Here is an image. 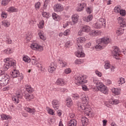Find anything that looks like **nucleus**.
<instances>
[{
  "label": "nucleus",
  "instance_id": "obj_61",
  "mask_svg": "<svg viewBox=\"0 0 126 126\" xmlns=\"http://www.w3.org/2000/svg\"><path fill=\"white\" fill-rule=\"evenodd\" d=\"M60 90L61 92L62 93H64V92H67V89H65V88H60Z\"/></svg>",
  "mask_w": 126,
  "mask_h": 126
},
{
  "label": "nucleus",
  "instance_id": "obj_32",
  "mask_svg": "<svg viewBox=\"0 0 126 126\" xmlns=\"http://www.w3.org/2000/svg\"><path fill=\"white\" fill-rule=\"evenodd\" d=\"M58 61L59 63H60V64L61 65V66L62 67H65V66H67V63H66V62H65L64 61L61 59H59Z\"/></svg>",
  "mask_w": 126,
  "mask_h": 126
},
{
  "label": "nucleus",
  "instance_id": "obj_7",
  "mask_svg": "<svg viewBox=\"0 0 126 126\" xmlns=\"http://www.w3.org/2000/svg\"><path fill=\"white\" fill-rule=\"evenodd\" d=\"M31 48L34 51H39V52H42V51H43V46L36 43H32L31 45Z\"/></svg>",
  "mask_w": 126,
  "mask_h": 126
},
{
  "label": "nucleus",
  "instance_id": "obj_10",
  "mask_svg": "<svg viewBox=\"0 0 126 126\" xmlns=\"http://www.w3.org/2000/svg\"><path fill=\"white\" fill-rule=\"evenodd\" d=\"M93 82L94 84H95V86L98 91L101 89V87H100L102 86H103V83L100 82V81L98 80V79L95 78L93 79Z\"/></svg>",
  "mask_w": 126,
  "mask_h": 126
},
{
  "label": "nucleus",
  "instance_id": "obj_47",
  "mask_svg": "<svg viewBox=\"0 0 126 126\" xmlns=\"http://www.w3.org/2000/svg\"><path fill=\"white\" fill-rule=\"evenodd\" d=\"M36 65L37 67H38V68H39L41 71H43V65H42V64L40 63H36Z\"/></svg>",
  "mask_w": 126,
  "mask_h": 126
},
{
  "label": "nucleus",
  "instance_id": "obj_26",
  "mask_svg": "<svg viewBox=\"0 0 126 126\" xmlns=\"http://www.w3.org/2000/svg\"><path fill=\"white\" fill-rule=\"evenodd\" d=\"M81 122L83 126H87L89 122L88 118L86 117H82L81 118Z\"/></svg>",
  "mask_w": 126,
  "mask_h": 126
},
{
  "label": "nucleus",
  "instance_id": "obj_6",
  "mask_svg": "<svg viewBox=\"0 0 126 126\" xmlns=\"http://www.w3.org/2000/svg\"><path fill=\"white\" fill-rule=\"evenodd\" d=\"M78 108L79 110H82V111H84L85 113L87 114H89L90 113V110H89V106L87 105L83 104H78Z\"/></svg>",
  "mask_w": 126,
  "mask_h": 126
},
{
  "label": "nucleus",
  "instance_id": "obj_58",
  "mask_svg": "<svg viewBox=\"0 0 126 126\" xmlns=\"http://www.w3.org/2000/svg\"><path fill=\"white\" fill-rule=\"evenodd\" d=\"M15 96H18V97H19L20 99H22V94H21V93H20L19 92H17L16 93Z\"/></svg>",
  "mask_w": 126,
  "mask_h": 126
},
{
  "label": "nucleus",
  "instance_id": "obj_54",
  "mask_svg": "<svg viewBox=\"0 0 126 126\" xmlns=\"http://www.w3.org/2000/svg\"><path fill=\"white\" fill-rule=\"evenodd\" d=\"M82 88L84 91H88V90H89V89H88V88L87 87V86H86V85H82Z\"/></svg>",
  "mask_w": 126,
  "mask_h": 126
},
{
  "label": "nucleus",
  "instance_id": "obj_41",
  "mask_svg": "<svg viewBox=\"0 0 126 126\" xmlns=\"http://www.w3.org/2000/svg\"><path fill=\"white\" fill-rule=\"evenodd\" d=\"M47 108L48 109V113L49 114V115H52V116H55V112H54V110L49 108L48 107H47Z\"/></svg>",
  "mask_w": 126,
  "mask_h": 126
},
{
  "label": "nucleus",
  "instance_id": "obj_48",
  "mask_svg": "<svg viewBox=\"0 0 126 126\" xmlns=\"http://www.w3.org/2000/svg\"><path fill=\"white\" fill-rule=\"evenodd\" d=\"M41 6V3L40 2H37L35 3V8L37 10L40 8Z\"/></svg>",
  "mask_w": 126,
  "mask_h": 126
},
{
  "label": "nucleus",
  "instance_id": "obj_17",
  "mask_svg": "<svg viewBox=\"0 0 126 126\" xmlns=\"http://www.w3.org/2000/svg\"><path fill=\"white\" fill-rule=\"evenodd\" d=\"M77 125V121L75 119L70 120L67 124V126H76Z\"/></svg>",
  "mask_w": 126,
  "mask_h": 126
},
{
  "label": "nucleus",
  "instance_id": "obj_27",
  "mask_svg": "<svg viewBox=\"0 0 126 126\" xmlns=\"http://www.w3.org/2000/svg\"><path fill=\"white\" fill-rule=\"evenodd\" d=\"M2 24L4 27L7 28L10 25V22L8 20H5L2 22Z\"/></svg>",
  "mask_w": 126,
  "mask_h": 126
},
{
  "label": "nucleus",
  "instance_id": "obj_12",
  "mask_svg": "<svg viewBox=\"0 0 126 126\" xmlns=\"http://www.w3.org/2000/svg\"><path fill=\"white\" fill-rule=\"evenodd\" d=\"M113 49L112 54H113L114 57L115 58V59H118L117 57L120 56V49L117 46H114Z\"/></svg>",
  "mask_w": 126,
  "mask_h": 126
},
{
  "label": "nucleus",
  "instance_id": "obj_53",
  "mask_svg": "<svg viewBox=\"0 0 126 126\" xmlns=\"http://www.w3.org/2000/svg\"><path fill=\"white\" fill-rule=\"evenodd\" d=\"M120 12V15L121 16H126V10H121Z\"/></svg>",
  "mask_w": 126,
  "mask_h": 126
},
{
  "label": "nucleus",
  "instance_id": "obj_14",
  "mask_svg": "<svg viewBox=\"0 0 126 126\" xmlns=\"http://www.w3.org/2000/svg\"><path fill=\"white\" fill-rule=\"evenodd\" d=\"M52 106L55 110H59L60 107V103L58 100L54 99L52 102Z\"/></svg>",
  "mask_w": 126,
  "mask_h": 126
},
{
  "label": "nucleus",
  "instance_id": "obj_3",
  "mask_svg": "<svg viewBox=\"0 0 126 126\" xmlns=\"http://www.w3.org/2000/svg\"><path fill=\"white\" fill-rule=\"evenodd\" d=\"M9 83V76L7 74H1L0 75V89L2 86L7 85Z\"/></svg>",
  "mask_w": 126,
  "mask_h": 126
},
{
  "label": "nucleus",
  "instance_id": "obj_55",
  "mask_svg": "<svg viewBox=\"0 0 126 126\" xmlns=\"http://www.w3.org/2000/svg\"><path fill=\"white\" fill-rule=\"evenodd\" d=\"M69 29L65 30L63 32L64 36H68L69 35Z\"/></svg>",
  "mask_w": 126,
  "mask_h": 126
},
{
  "label": "nucleus",
  "instance_id": "obj_49",
  "mask_svg": "<svg viewBox=\"0 0 126 126\" xmlns=\"http://www.w3.org/2000/svg\"><path fill=\"white\" fill-rule=\"evenodd\" d=\"M44 21L43 20L41 21V22H39L38 24V28H40V29H42V28L44 27Z\"/></svg>",
  "mask_w": 126,
  "mask_h": 126
},
{
  "label": "nucleus",
  "instance_id": "obj_50",
  "mask_svg": "<svg viewBox=\"0 0 126 126\" xmlns=\"http://www.w3.org/2000/svg\"><path fill=\"white\" fill-rule=\"evenodd\" d=\"M72 98L74 100H77L80 98V95L78 94H75L72 95Z\"/></svg>",
  "mask_w": 126,
  "mask_h": 126
},
{
  "label": "nucleus",
  "instance_id": "obj_46",
  "mask_svg": "<svg viewBox=\"0 0 126 126\" xmlns=\"http://www.w3.org/2000/svg\"><path fill=\"white\" fill-rule=\"evenodd\" d=\"M9 2H10L8 0H2L1 1V4L2 5L5 6V5H7Z\"/></svg>",
  "mask_w": 126,
  "mask_h": 126
},
{
  "label": "nucleus",
  "instance_id": "obj_37",
  "mask_svg": "<svg viewBox=\"0 0 126 126\" xmlns=\"http://www.w3.org/2000/svg\"><path fill=\"white\" fill-rule=\"evenodd\" d=\"M110 102L112 105H117V104L120 103V100L118 99H111Z\"/></svg>",
  "mask_w": 126,
  "mask_h": 126
},
{
  "label": "nucleus",
  "instance_id": "obj_63",
  "mask_svg": "<svg viewBox=\"0 0 126 126\" xmlns=\"http://www.w3.org/2000/svg\"><path fill=\"white\" fill-rule=\"evenodd\" d=\"M1 117L2 120H8V117L5 115H1Z\"/></svg>",
  "mask_w": 126,
  "mask_h": 126
},
{
  "label": "nucleus",
  "instance_id": "obj_51",
  "mask_svg": "<svg viewBox=\"0 0 126 126\" xmlns=\"http://www.w3.org/2000/svg\"><path fill=\"white\" fill-rule=\"evenodd\" d=\"M92 36H97V35H99V32L98 31H93L92 32Z\"/></svg>",
  "mask_w": 126,
  "mask_h": 126
},
{
  "label": "nucleus",
  "instance_id": "obj_42",
  "mask_svg": "<svg viewBox=\"0 0 126 126\" xmlns=\"http://www.w3.org/2000/svg\"><path fill=\"white\" fill-rule=\"evenodd\" d=\"M38 35L40 39L43 40V41H45V40H46V36H44V34H43L42 32H40L39 33H38Z\"/></svg>",
  "mask_w": 126,
  "mask_h": 126
},
{
  "label": "nucleus",
  "instance_id": "obj_40",
  "mask_svg": "<svg viewBox=\"0 0 126 126\" xmlns=\"http://www.w3.org/2000/svg\"><path fill=\"white\" fill-rule=\"evenodd\" d=\"M23 61L25 62V63H30L31 62V59H30V58L27 56H25L23 57Z\"/></svg>",
  "mask_w": 126,
  "mask_h": 126
},
{
  "label": "nucleus",
  "instance_id": "obj_29",
  "mask_svg": "<svg viewBox=\"0 0 126 126\" xmlns=\"http://www.w3.org/2000/svg\"><path fill=\"white\" fill-rule=\"evenodd\" d=\"M112 92L114 93V94H115V95H120V94H121V89L114 88L112 90Z\"/></svg>",
  "mask_w": 126,
  "mask_h": 126
},
{
  "label": "nucleus",
  "instance_id": "obj_1",
  "mask_svg": "<svg viewBox=\"0 0 126 126\" xmlns=\"http://www.w3.org/2000/svg\"><path fill=\"white\" fill-rule=\"evenodd\" d=\"M86 41L85 37H81L77 38V52L75 53V55L78 58H84L85 54L83 53V49L82 48V43Z\"/></svg>",
  "mask_w": 126,
  "mask_h": 126
},
{
  "label": "nucleus",
  "instance_id": "obj_22",
  "mask_svg": "<svg viewBox=\"0 0 126 126\" xmlns=\"http://www.w3.org/2000/svg\"><path fill=\"white\" fill-rule=\"evenodd\" d=\"M92 19H93V15L92 14L89 15L87 17H85V18H84V20L86 22H90V21H91Z\"/></svg>",
  "mask_w": 126,
  "mask_h": 126
},
{
  "label": "nucleus",
  "instance_id": "obj_11",
  "mask_svg": "<svg viewBox=\"0 0 126 126\" xmlns=\"http://www.w3.org/2000/svg\"><path fill=\"white\" fill-rule=\"evenodd\" d=\"M54 9L55 11L61 12V11H63V5L61 4H57L54 5Z\"/></svg>",
  "mask_w": 126,
  "mask_h": 126
},
{
  "label": "nucleus",
  "instance_id": "obj_44",
  "mask_svg": "<svg viewBox=\"0 0 126 126\" xmlns=\"http://www.w3.org/2000/svg\"><path fill=\"white\" fill-rule=\"evenodd\" d=\"M75 64H81V63H83V61L81 59H77L75 61Z\"/></svg>",
  "mask_w": 126,
  "mask_h": 126
},
{
  "label": "nucleus",
  "instance_id": "obj_36",
  "mask_svg": "<svg viewBox=\"0 0 126 126\" xmlns=\"http://www.w3.org/2000/svg\"><path fill=\"white\" fill-rule=\"evenodd\" d=\"M86 11L88 14H91L93 12V8L92 7H88L86 9Z\"/></svg>",
  "mask_w": 126,
  "mask_h": 126
},
{
  "label": "nucleus",
  "instance_id": "obj_60",
  "mask_svg": "<svg viewBox=\"0 0 126 126\" xmlns=\"http://www.w3.org/2000/svg\"><path fill=\"white\" fill-rule=\"evenodd\" d=\"M72 44L70 42V41H67L66 43H65V46L67 47V48H69V47H70V46H72Z\"/></svg>",
  "mask_w": 126,
  "mask_h": 126
},
{
  "label": "nucleus",
  "instance_id": "obj_45",
  "mask_svg": "<svg viewBox=\"0 0 126 126\" xmlns=\"http://www.w3.org/2000/svg\"><path fill=\"white\" fill-rule=\"evenodd\" d=\"M114 12H116V13H119L121 10V6H116L114 7Z\"/></svg>",
  "mask_w": 126,
  "mask_h": 126
},
{
  "label": "nucleus",
  "instance_id": "obj_21",
  "mask_svg": "<svg viewBox=\"0 0 126 126\" xmlns=\"http://www.w3.org/2000/svg\"><path fill=\"white\" fill-rule=\"evenodd\" d=\"M20 75V73H19V71L14 70L12 72V77L13 78H16V77H18Z\"/></svg>",
  "mask_w": 126,
  "mask_h": 126
},
{
  "label": "nucleus",
  "instance_id": "obj_62",
  "mask_svg": "<svg viewBox=\"0 0 126 126\" xmlns=\"http://www.w3.org/2000/svg\"><path fill=\"white\" fill-rule=\"evenodd\" d=\"M83 31L82 30H80L78 32V35L79 36H82V35H83Z\"/></svg>",
  "mask_w": 126,
  "mask_h": 126
},
{
  "label": "nucleus",
  "instance_id": "obj_33",
  "mask_svg": "<svg viewBox=\"0 0 126 126\" xmlns=\"http://www.w3.org/2000/svg\"><path fill=\"white\" fill-rule=\"evenodd\" d=\"M66 101L67 107H70V106H72V100H71V98H67Z\"/></svg>",
  "mask_w": 126,
  "mask_h": 126
},
{
  "label": "nucleus",
  "instance_id": "obj_4",
  "mask_svg": "<svg viewBox=\"0 0 126 126\" xmlns=\"http://www.w3.org/2000/svg\"><path fill=\"white\" fill-rule=\"evenodd\" d=\"M4 62L6 63L3 67L4 70H7L9 67H16V63L14 61H12L9 58H6L4 60Z\"/></svg>",
  "mask_w": 126,
  "mask_h": 126
},
{
  "label": "nucleus",
  "instance_id": "obj_43",
  "mask_svg": "<svg viewBox=\"0 0 126 126\" xmlns=\"http://www.w3.org/2000/svg\"><path fill=\"white\" fill-rule=\"evenodd\" d=\"M42 16L43 17H46V18H49L51 15L49 13H47V12H42Z\"/></svg>",
  "mask_w": 126,
  "mask_h": 126
},
{
  "label": "nucleus",
  "instance_id": "obj_5",
  "mask_svg": "<svg viewBox=\"0 0 126 126\" xmlns=\"http://www.w3.org/2000/svg\"><path fill=\"white\" fill-rule=\"evenodd\" d=\"M87 76L86 75L83 76H75V83L77 85H80L81 84H84L87 83V80H86Z\"/></svg>",
  "mask_w": 126,
  "mask_h": 126
},
{
  "label": "nucleus",
  "instance_id": "obj_9",
  "mask_svg": "<svg viewBox=\"0 0 126 126\" xmlns=\"http://www.w3.org/2000/svg\"><path fill=\"white\" fill-rule=\"evenodd\" d=\"M118 22L120 24V27H126V19L123 17H120L118 18Z\"/></svg>",
  "mask_w": 126,
  "mask_h": 126
},
{
  "label": "nucleus",
  "instance_id": "obj_8",
  "mask_svg": "<svg viewBox=\"0 0 126 126\" xmlns=\"http://www.w3.org/2000/svg\"><path fill=\"white\" fill-rule=\"evenodd\" d=\"M80 99H82L83 104L82 105H88L89 103V98L88 96H86L84 94L80 95Z\"/></svg>",
  "mask_w": 126,
  "mask_h": 126
},
{
  "label": "nucleus",
  "instance_id": "obj_57",
  "mask_svg": "<svg viewBox=\"0 0 126 126\" xmlns=\"http://www.w3.org/2000/svg\"><path fill=\"white\" fill-rule=\"evenodd\" d=\"M64 72L66 74H68V73H70L71 72V70L69 68H66L64 70Z\"/></svg>",
  "mask_w": 126,
  "mask_h": 126
},
{
  "label": "nucleus",
  "instance_id": "obj_34",
  "mask_svg": "<svg viewBox=\"0 0 126 126\" xmlns=\"http://www.w3.org/2000/svg\"><path fill=\"white\" fill-rule=\"evenodd\" d=\"M102 27L103 26H102V25L99 22L94 24V27L96 28V29H100V28H102Z\"/></svg>",
  "mask_w": 126,
  "mask_h": 126
},
{
  "label": "nucleus",
  "instance_id": "obj_15",
  "mask_svg": "<svg viewBox=\"0 0 126 126\" xmlns=\"http://www.w3.org/2000/svg\"><path fill=\"white\" fill-rule=\"evenodd\" d=\"M26 101H31L32 99H34V95L30 94L27 93H25L24 95Z\"/></svg>",
  "mask_w": 126,
  "mask_h": 126
},
{
  "label": "nucleus",
  "instance_id": "obj_39",
  "mask_svg": "<svg viewBox=\"0 0 126 126\" xmlns=\"http://www.w3.org/2000/svg\"><path fill=\"white\" fill-rule=\"evenodd\" d=\"M52 17L53 19L56 21H58V20H59V18H60L59 15L56 14V13H52Z\"/></svg>",
  "mask_w": 126,
  "mask_h": 126
},
{
  "label": "nucleus",
  "instance_id": "obj_56",
  "mask_svg": "<svg viewBox=\"0 0 126 126\" xmlns=\"http://www.w3.org/2000/svg\"><path fill=\"white\" fill-rule=\"evenodd\" d=\"M1 16L3 18H6V17H7V13L4 12H2L1 13Z\"/></svg>",
  "mask_w": 126,
  "mask_h": 126
},
{
  "label": "nucleus",
  "instance_id": "obj_20",
  "mask_svg": "<svg viewBox=\"0 0 126 126\" xmlns=\"http://www.w3.org/2000/svg\"><path fill=\"white\" fill-rule=\"evenodd\" d=\"M56 83L57 84H58V85H60L61 86H63V85L65 84V81H64V80H63V79L59 78L57 80Z\"/></svg>",
  "mask_w": 126,
  "mask_h": 126
},
{
  "label": "nucleus",
  "instance_id": "obj_28",
  "mask_svg": "<svg viewBox=\"0 0 126 126\" xmlns=\"http://www.w3.org/2000/svg\"><path fill=\"white\" fill-rule=\"evenodd\" d=\"M82 30L84 32L88 33V32H90V27L87 25H85L82 27Z\"/></svg>",
  "mask_w": 126,
  "mask_h": 126
},
{
  "label": "nucleus",
  "instance_id": "obj_30",
  "mask_svg": "<svg viewBox=\"0 0 126 126\" xmlns=\"http://www.w3.org/2000/svg\"><path fill=\"white\" fill-rule=\"evenodd\" d=\"M25 111H26V112H28V113H30V114H32V115L33 114H34V113H35V112H36V111L34 109L30 108L29 107H25Z\"/></svg>",
  "mask_w": 126,
  "mask_h": 126
},
{
  "label": "nucleus",
  "instance_id": "obj_24",
  "mask_svg": "<svg viewBox=\"0 0 126 126\" xmlns=\"http://www.w3.org/2000/svg\"><path fill=\"white\" fill-rule=\"evenodd\" d=\"M98 22L101 25V26L106 28V19L100 18L99 19Z\"/></svg>",
  "mask_w": 126,
  "mask_h": 126
},
{
  "label": "nucleus",
  "instance_id": "obj_18",
  "mask_svg": "<svg viewBox=\"0 0 126 126\" xmlns=\"http://www.w3.org/2000/svg\"><path fill=\"white\" fill-rule=\"evenodd\" d=\"M21 96H18L16 95H13L12 96V100L13 103L15 104H18L19 103V99H20Z\"/></svg>",
  "mask_w": 126,
  "mask_h": 126
},
{
  "label": "nucleus",
  "instance_id": "obj_31",
  "mask_svg": "<svg viewBox=\"0 0 126 126\" xmlns=\"http://www.w3.org/2000/svg\"><path fill=\"white\" fill-rule=\"evenodd\" d=\"M72 22L75 24L78 22V16L77 15H73L72 16Z\"/></svg>",
  "mask_w": 126,
  "mask_h": 126
},
{
  "label": "nucleus",
  "instance_id": "obj_23",
  "mask_svg": "<svg viewBox=\"0 0 126 126\" xmlns=\"http://www.w3.org/2000/svg\"><path fill=\"white\" fill-rule=\"evenodd\" d=\"M25 89L29 93H32L34 91V89L31 87V86L29 85H25Z\"/></svg>",
  "mask_w": 126,
  "mask_h": 126
},
{
  "label": "nucleus",
  "instance_id": "obj_16",
  "mask_svg": "<svg viewBox=\"0 0 126 126\" xmlns=\"http://www.w3.org/2000/svg\"><path fill=\"white\" fill-rule=\"evenodd\" d=\"M86 6V3H82L79 4V5L77 7L76 10L77 11H82L84 7Z\"/></svg>",
  "mask_w": 126,
  "mask_h": 126
},
{
  "label": "nucleus",
  "instance_id": "obj_64",
  "mask_svg": "<svg viewBox=\"0 0 126 126\" xmlns=\"http://www.w3.org/2000/svg\"><path fill=\"white\" fill-rule=\"evenodd\" d=\"M95 74L97 76H99V77H101L102 76V73L101 72H99L98 71H95Z\"/></svg>",
  "mask_w": 126,
  "mask_h": 126
},
{
  "label": "nucleus",
  "instance_id": "obj_2",
  "mask_svg": "<svg viewBox=\"0 0 126 126\" xmlns=\"http://www.w3.org/2000/svg\"><path fill=\"white\" fill-rule=\"evenodd\" d=\"M111 42V39L108 37H102L97 39L96 44L94 48L97 50H102L103 48L106 47V45H108Z\"/></svg>",
  "mask_w": 126,
  "mask_h": 126
},
{
  "label": "nucleus",
  "instance_id": "obj_38",
  "mask_svg": "<svg viewBox=\"0 0 126 126\" xmlns=\"http://www.w3.org/2000/svg\"><path fill=\"white\" fill-rule=\"evenodd\" d=\"M4 54L6 55H10L12 53V50L10 48H7L4 50Z\"/></svg>",
  "mask_w": 126,
  "mask_h": 126
},
{
  "label": "nucleus",
  "instance_id": "obj_59",
  "mask_svg": "<svg viewBox=\"0 0 126 126\" xmlns=\"http://www.w3.org/2000/svg\"><path fill=\"white\" fill-rule=\"evenodd\" d=\"M110 65H111V64H110L109 63H105V64L104 65V68H105V69H108L110 68Z\"/></svg>",
  "mask_w": 126,
  "mask_h": 126
},
{
  "label": "nucleus",
  "instance_id": "obj_52",
  "mask_svg": "<svg viewBox=\"0 0 126 126\" xmlns=\"http://www.w3.org/2000/svg\"><path fill=\"white\" fill-rule=\"evenodd\" d=\"M51 0H45L43 6L45 8L48 6V3H50Z\"/></svg>",
  "mask_w": 126,
  "mask_h": 126
},
{
  "label": "nucleus",
  "instance_id": "obj_25",
  "mask_svg": "<svg viewBox=\"0 0 126 126\" xmlns=\"http://www.w3.org/2000/svg\"><path fill=\"white\" fill-rule=\"evenodd\" d=\"M7 11L8 12H10V13H11L12 12H17L18 9L13 6H11L7 9Z\"/></svg>",
  "mask_w": 126,
  "mask_h": 126
},
{
  "label": "nucleus",
  "instance_id": "obj_13",
  "mask_svg": "<svg viewBox=\"0 0 126 126\" xmlns=\"http://www.w3.org/2000/svg\"><path fill=\"white\" fill-rule=\"evenodd\" d=\"M99 87H100V89L98 90V91H100V92L103 93V94H108L109 91L108 90V88H107L106 86L104 85V84H102V86Z\"/></svg>",
  "mask_w": 126,
  "mask_h": 126
},
{
  "label": "nucleus",
  "instance_id": "obj_35",
  "mask_svg": "<svg viewBox=\"0 0 126 126\" xmlns=\"http://www.w3.org/2000/svg\"><path fill=\"white\" fill-rule=\"evenodd\" d=\"M48 70L49 72H50V73H52L54 72L55 70H56V67H54V66H53V65L51 64L50 66L48 67Z\"/></svg>",
  "mask_w": 126,
  "mask_h": 126
},
{
  "label": "nucleus",
  "instance_id": "obj_19",
  "mask_svg": "<svg viewBox=\"0 0 126 126\" xmlns=\"http://www.w3.org/2000/svg\"><path fill=\"white\" fill-rule=\"evenodd\" d=\"M125 31V29L123 27H120V28L117 30L116 33L118 36H120V35H122L124 34V32Z\"/></svg>",
  "mask_w": 126,
  "mask_h": 126
}]
</instances>
